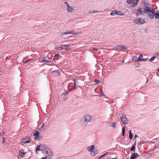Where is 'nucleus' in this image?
<instances>
[{
    "label": "nucleus",
    "instance_id": "obj_1",
    "mask_svg": "<svg viewBox=\"0 0 159 159\" xmlns=\"http://www.w3.org/2000/svg\"><path fill=\"white\" fill-rule=\"evenodd\" d=\"M144 4V8L143 10V13H147L148 16L152 19L154 17L155 12L152 5L149 2H145Z\"/></svg>",
    "mask_w": 159,
    "mask_h": 159
},
{
    "label": "nucleus",
    "instance_id": "obj_2",
    "mask_svg": "<svg viewBox=\"0 0 159 159\" xmlns=\"http://www.w3.org/2000/svg\"><path fill=\"white\" fill-rule=\"evenodd\" d=\"M92 118V116L89 115H85L81 119L80 122L81 125H85L90 122Z\"/></svg>",
    "mask_w": 159,
    "mask_h": 159
},
{
    "label": "nucleus",
    "instance_id": "obj_3",
    "mask_svg": "<svg viewBox=\"0 0 159 159\" xmlns=\"http://www.w3.org/2000/svg\"><path fill=\"white\" fill-rule=\"evenodd\" d=\"M119 115L120 116V120L123 123L125 124H127L128 123V120L125 115L123 113H120L119 114Z\"/></svg>",
    "mask_w": 159,
    "mask_h": 159
},
{
    "label": "nucleus",
    "instance_id": "obj_4",
    "mask_svg": "<svg viewBox=\"0 0 159 159\" xmlns=\"http://www.w3.org/2000/svg\"><path fill=\"white\" fill-rule=\"evenodd\" d=\"M125 13L123 12L119 11L112 10L111 11L110 13L111 16H115V15H118L120 16H124Z\"/></svg>",
    "mask_w": 159,
    "mask_h": 159
},
{
    "label": "nucleus",
    "instance_id": "obj_5",
    "mask_svg": "<svg viewBox=\"0 0 159 159\" xmlns=\"http://www.w3.org/2000/svg\"><path fill=\"white\" fill-rule=\"evenodd\" d=\"M134 22L135 23L139 24H141L145 23V21L142 18L136 19L134 20Z\"/></svg>",
    "mask_w": 159,
    "mask_h": 159
},
{
    "label": "nucleus",
    "instance_id": "obj_6",
    "mask_svg": "<svg viewBox=\"0 0 159 159\" xmlns=\"http://www.w3.org/2000/svg\"><path fill=\"white\" fill-rule=\"evenodd\" d=\"M31 141V139L29 137H28L22 139L21 141L22 143H28Z\"/></svg>",
    "mask_w": 159,
    "mask_h": 159
},
{
    "label": "nucleus",
    "instance_id": "obj_7",
    "mask_svg": "<svg viewBox=\"0 0 159 159\" xmlns=\"http://www.w3.org/2000/svg\"><path fill=\"white\" fill-rule=\"evenodd\" d=\"M63 49H65V51H68L70 50V47L71 46V45L70 44H62V45Z\"/></svg>",
    "mask_w": 159,
    "mask_h": 159
},
{
    "label": "nucleus",
    "instance_id": "obj_8",
    "mask_svg": "<svg viewBox=\"0 0 159 159\" xmlns=\"http://www.w3.org/2000/svg\"><path fill=\"white\" fill-rule=\"evenodd\" d=\"M26 154L23 149H20L19 151V155L21 157H24Z\"/></svg>",
    "mask_w": 159,
    "mask_h": 159
},
{
    "label": "nucleus",
    "instance_id": "obj_9",
    "mask_svg": "<svg viewBox=\"0 0 159 159\" xmlns=\"http://www.w3.org/2000/svg\"><path fill=\"white\" fill-rule=\"evenodd\" d=\"M139 156V154L137 153H132L130 156V159H135Z\"/></svg>",
    "mask_w": 159,
    "mask_h": 159
},
{
    "label": "nucleus",
    "instance_id": "obj_10",
    "mask_svg": "<svg viewBox=\"0 0 159 159\" xmlns=\"http://www.w3.org/2000/svg\"><path fill=\"white\" fill-rule=\"evenodd\" d=\"M52 74L54 76H57L60 75V71L59 70H57L56 71H52Z\"/></svg>",
    "mask_w": 159,
    "mask_h": 159
},
{
    "label": "nucleus",
    "instance_id": "obj_11",
    "mask_svg": "<svg viewBox=\"0 0 159 159\" xmlns=\"http://www.w3.org/2000/svg\"><path fill=\"white\" fill-rule=\"evenodd\" d=\"M66 7L67 10L69 12H72L73 10V8L70 5H69L68 6H67Z\"/></svg>",
    "mask_w": 159,
    "mask_h": 159
},
{
    "label": "nucleus",
    "instance_id": "obj_12",
    "mask_svg": "<svg viewBox=\"0 0 159 159\" xmlns=\"http://www.w3.org/2000/svg\"><path fill=\"white\" fill-rule=\"evenodd\" d=\"M49 58L48 57H45L41 58V60L43 62H49Z\"/></svg>",
    "mask_w": 159,
    "mask_h": 159
},
{
    "label": "nucleus",
    "instance_id": "obj_13",
    "mask_svg": "<svg viewBox=\"0 0 159 159\" xmlns=\"http://www.w3.org/2000/svg\"><path fill=\"white\" fill-rule=\"evenodd\" d=\"M130 2L132 6H135L138 4L137 2H135V0H131Z\"/></svg>",
    "mask_w": 159,
    "mask_h": 159
},
{
    "label": "nucleus",
    "instance_id": "obj_14",
    "mask_svg": "<svg viewBox=\"0 0 159 159\" xmlns=\"http://www.w3.org/2000/svg\"><path fill=\"white\" fill-rule=\"evenodd\" d=\"M94 145H92L91 146H89L88 147V150L90 152H92L94 148Z\"/></svg>",
    "mask_w": 159,
    "mask_h": 159
},
{
    "label": "nucleus",
    "instance_id": "obj_15",
    "mask_svg": "<svg viewBox=\"0 0 159 159\" xmlns=\"http://www.w3.org/2000/svg\"><path fill=\"white\" fill-rule=\"evenodd\" d=\"M73 34V31H67L66 32H63L62 33V35H64L66 34Z\"/></svg>",
    "mask_w": 159,
    "mask_h": 159
},
{
    "label": "nucleus",
    "instance_id": "obj_16",
    "mask_svg": "<svg viewBox=\"0 0 159 159\" xmlns=\"http://www.w3.org/2000/svg\"><path fill=\"white\" fill-rule=\"evenodd\" d=\"M139 12L140 14H143V11L142 8L141 7H139L138 9L137 10V13Z\"/></svg>",
    "mask_w": 159,
    "mask_h": 159
},
{
    "label": "nucleus",
    "instance_id": "obj_17",
    "mask_svg": "<svg viewBox=\"0 0 159 159\" xmlns=\"http://www.w3.org/2000/svg\"><path fill=\"white\" fill-rule=\"evenodd\" d=\"M74 86L73 88V89H76V87L77 86V85L78 84V82L75 79L74 80Z\"/></svg>",
    "mask_w": 159,
    "mask_h": 159
},
{
    "label": "nucleus",
    "instance_id": "obj_18",
    "mask_svg": "<svg viewBox=\"0 0 159 159\" xmlns=\"http://www.w3.org/2000/svg\"><path fill=\"white\" fill-rule=\"evenodd\" d=\"M41 146V147L42 148H44L45 146L44 145H38L37 146V148L36 149L35 151H39L40 150V148Z\"/></svg>",
    "mask_w": 159,
    "mask_h": 159
},
{
    "label": "nucleus",
    "instance_id": "obj_19",
    "mask_svg": "<svg viewBox=\"0 0 159 159\" xmlns=\"http://www.w3.org/2000/svg\"><path fill=\"white\" fill-rule=\"evenodd\" d=\"M40 134L39 132L38 131H35L33 134V136L35 137L39 136Z\"/></svg>",
    "mask_w": 159,
    "mask_h": 159
},
{
    "label": "nucleus",
    "instance_id": "obj_20",
    "mask_svg": "<svg viewBox=\"0 0 159 159\" xmlns=\"http://www.w3.org/2000/svg\"><path fill=\"white\" fill-rule=\"evenodd\" d=\"M140 57H139L138 56L137 57V56H135L134 57V60L135 61H140Z\"/></svg>",
    "mask_w": 159,
    "mask_h": 159
},
{
    "label": "nucleus",
    "instance_id": "obj_21",
    "mask_svg": "<svg viewBox=\"0 0 159 159\" xmlns=\"http://www.w3.org/2000/svg\"><path fill=\"white\" fill-rule=\"evenodd\" d=\"M154 17L156 19H158L159 18V12L157 13H155Z\"/></svg>",
    "mask_w": 159,
    "mask_h": 159
},
{
    "label": "nucleus",
    "instance_id": "obj_22",
    "mask_svg": "<svg viewBox=\"0 0 159 159\" xmlns=\"http://www.w3.org/2000/svg\"><path fill=\"white\" fill-rule=\"evenodd\" d=\"M60 56V55L58 54H56L54 55L53 57V60H57L58 59V58Z\"/></svg>",
    "mask_w": 159,
    "mask_h": 159
},
{
    "label": "nucleus",
    "instance_id": "obj_23",
    "mask_svg": "<svg viewBox=\"0 0 159 159\" xmlns=\"http://www.w3.org/2000/svg\"><path fill=\"white\" fill-rule=\"evenodd\" d=\"M110 126L113 128H116V127L115 124L114 122H111Z\"/></svg>",
    "mask_w": 159,
    "mask_h": 159
},
{
    "label": "nucleus",
    "instance_id": "obj_24",
    "mask_svg": "<svg viewBox=\"0 0 159 159\" xmlns=\"http://www.w3.org/2000/svg\"><path fill=\"white\" fill-rule=\"evenodd\" d=\"M125 128L124 127L122 128V134L123 136H124L125 135Z\"/></svg>",
    "mask_w": 159,
    "mask_h": 159
},
{
    "label": "nucleus",
    "instance_id": "obj_25",
    "mask_svg": "<svg viewBox=\"0 0 159 159\" xmlns=\"http://www.w3.org/2000/svg\"><path fill=\"white\" fill-rule=\"evenodd\" d=\"M100 91H101V93H100V94L99 95L100 97H102L103 96H104L103 94V93L102 91V88H100Z\"/></svg>",
    "mask_w": 159,
    "mask_h": 159
},
{
    "label": "nucleus",
    "instance_id": "obj_26",
    "mask_svg": "<svg viewBox=\"0 0 159 159\" xmlns=\"http://www.w3.org/2000/svg\"><path fill=\"white\" fill-rule=\"evenodd\" d=\"M55 49L57 50H61L62 49H63L62 45H61V46L58 47L56 48Z\"/></svg>",
    "mask_w": 159,
    "mask_h": 159
},
{
    "label": "nucleus",
    "instance_id": "obj_27",
    "mask_svg": "<svg viewBox=\"0 0 159 159\" xmlns=\"http://www.w3.org/2000/svg\"><path fill=\"white\" fill-rule=\"evenodd\" d=\"M127 49V48H126V47L124 46H120V49L123 50H125Z\"/></svg>",
    "mask_w": 159,
    "mask_h": 159
},
{
    "label": "nucleus",
    "instance_id": "obj_28",
    "mask_svg": "<svg viewBox=\"0 0 159 159\" xmlns=\"http://www.w3.org/2000/svg\"><path fill=\"white\" fill-rule=\"evenodd\" d=\"M99 11H96V10H93V11H90L89 13H96V12H98Z\"/></svg>",
    "mask_w": 159,
    "mask_h": 159
},
{
    "label": "nucleus",
    "instance_id": "obj_29",
    "mask_svg": "<svg viewBox=\"0 0 159 159\" xmlns=\"http://www.w3.org/2000/svg\"><path fill=\"white\" fill-rule=\"evenodd\" d=\"M155 59V56H153L152 57L149 59V61L150 62L152 61Z\"/></svg>",
    "mask_w": 159,
    "mask_h": 159
},
{
    "label": "nucleus",
    "instance_id": "obj_30",
    "mask_svg": "<svg viewBox=\"0 0 159 159\" xmlns=\"http://www.w3.org/2000/svg\"><path fill=\"white\" fill-rule=\"evenodd\" d=\"M129 138L131 139H132V134L131 133V130H130L129 132Z\"/></svg>",
    "mask_w": 159,
    "mask_h": 159
},
{
    "label": "nucleus",
    "instance_id": "obj_31",
    "mask_svg": "<svg viewBox=\"0 0 159 159\" xmlns=\"http://www.w3.org/2000/svg\"><path fill=\"white\" fill-rule=\"evenodd\" d=\"M108 154V152H107L104 154H103L100 157H101L103 158V157H105L106 155H107Z\"/></svg>",
    "mask_w": 159,
    "mask_h": 159
},
{
    "label": "nucleus",
    "instance_id": "obj_32",
    "mask_svg": "<svg viewBox=\"0 0 159 159\" xmlns=\"http://www.w3.org/2000/svg\"><path fill=\"white\" fill-rule=\"evenodd\" d=\"M135 147H134V145L132 146V148H130V150L131 151H133L135 150Z\"/></svg>",
    "mask_w": 159,
    "mask_h": 159
},
{
    "label": "nucleus",
    "instance_id": "obj_33",
    "mask_svg": "<svg viewBox=\"0 0 159 159\" xmlns=\"http://www.w3.org/2000/svg\"><path fill=\"white\" fill-rule=\"evenodd\" d=\"M43 153H44L45 154H46V155H47L48 154V151L47 150L45 149H44V150L43 151Z\"/></svg>",
    "mask_w": 159,
    "mask_h": 159
},
{
    "label": "nucleus",
    "instance_id": "obj_34",
    "mask_svg": "<svg viewBox=\"0 0 159 159\" xmlns=\"http://www.w3.org/2000/svg\"><path fill=\"white\" fill-rule=\"evenodd\" d=\"M40 137L39 135V136H37L35 137V138H34L35 139L37 140H40Z\"/></svg>",
    "mask_w": 159,
    "mask_h": 159
},
{
    "label": "nucleus",
    "instance_id": "obj_35",
    "mask_svg": "<svg viewBox=\"0 0 159 159\" xmlns=\"http://www.w3.org/2000/svg\"><path fill=\"white\" fill-rule=\"evenodd\" d=\"M138 57H140V58L142 59L143 58V55L142 54L139 55V54H138Z\"/></svg>",
    "mask_w": 159,
    "mask_h": 159
},
{
    "label": "nucleus",
    "instance_id": "obj_36",
    "mask_svg": "<svg viewBox=\"0 0 159 159\" xmlns=\"http://www.w3.org/2000/svg\"><path fill=\"white\" fill-rule=\"evenodd\" d=\"M94 82L97 83H98L100 81L99 80H97V79H96L94 80Z\"/></svg>",
    "mask_w": 159,
    "mask_h": 159
},
{
    "label": "nucleus",
    "instance_id": "obj_37",
    "mask_svg": "<svg viewBox=\"0 0 159 159\" xmlns=\"http://www.w3.org/2000/svg\"><path fill=\"white\" fill-rule=\"evenodd\" d=\"M31 60V59H29L28 60H27L25 61V62H24V63H27L28 62H29V61H30Z\"/></svg>",
    "mask_w": 159,
    "mask_h": 159
},
{
    "label": "nucleus",
    "instance_id": "obj_38",
    "mask_svg": "<svg viewBox=\"0 0 159 159\" xmlns=\"http://www.w3.org/2000/svg\"><path fill=\"white\" fill-rule=\"evenodd\" d=\"M116 48L120 49V45H117L116 47Z\"/></svg>",
    "mask_w": 159,
    "mask_h": 159
},
{
    "label": "nucleus",
    "instance_id": "obj_39",
    "mask_svg": "<svg viewBox=\"0 0 159 159\" xmlns=\"http://www.w3.org/2000/svg\"><path fill=\"white\" fill-rule=\"evenodd\" d=\"M146 58H142V59H140V61H145L146 60Z\"/></svg>",
    "mask_w": 159,
    "mask_h": 159
},
{
    "label": "nucleus",
    "instance_id": "obj_40",
    "mask_svg": "<svg viewBox=\"0 0 159 159\" xmlns=\"http://www.w3.org/2000/svg\"><path fill=\"white\" fill-rule=\"evenodd\" d=\"M5 138H4V137H3L2 138V143H4L5 142Z\"/></svg>",
    "mask_w": 159,
    "mask_h": 159
},
{
    "label": "nucleus",
    "instance_id": "obj_41",
    "mask_svg": "<svg viewBox=\"0 0 159 159\" xmlns=\"http://www.w3.org/2000/svg\"><path fill=\"white\" fill-rule=\"evenodd\" d=\"M48 157V155H46L45 157H42L41 159H45L47 158V157Z\"/></svg>",
    "mask_w": 159,
    "mask_h": 159
},
{
    "label": "nucleus",
    "instance_id": "obj_42",
    "mask_svg": "<svg viewBox=\"0 0 159 159\" xmlns=\"http://www.w3.org/2000/svg\"><path fill=\"white\" fill-rule=\"evenodd\" d=\"M64 3L66 5V7L67 6H68V5H69V4L67 2H65Z\"/></svg>",
    "mask_w": 159,
    "mask_h": 159
},
{
    "label": "nucleus",
    "instance_id": "obj_43",
    "mask_svg": "<svg viewBox=\"0 0 159 159\" xmlns=\"http://www.w3.org/2000/svg\"><path fill=\"white\" fill-rule=\"evenodd\" d=\"M156 54L158 55H159V52H157L156 53Z\"/></svg>",
    "mask_w": 159,
    "mask_h": 159
},
{
    "label": "nucleus",
    "instance_id": "obj_44",
    "mask_svg": "<svg viewBox=\"0 0 159 159\" xmlns=\"http://www.w3.org/2000/svg\"><path fill=\"white\" fill-rule=\"evenodd\" d=\"M98 159H103V158H102L100 156L98 158Z\"/></svg>",
    "mask_w": 159,
    "mask_h": 159
},
{
    "label": "nucleus",
    "instance_id": "obj_45",
    "mask_svg": "<svg viewBox=\"0 0 159 159\" xmlns=\"http://www.w3.org/2000/svg\"><path fill=\"white\" fill-rule=\"evenodd\" d=\"M137 137H138V136L136 135H135L134 136V138H136Z\"/></svg>",
    "mask_w": 159,
    "mask_h": 159
},
{
    "label": "nucleus",
    "instance_id": "obj_46",
    "mask_svg": "<svg viewBox=\"0 0 159 159\" xmlns=\"http://www.w3.org/2000/svg\"><path fill=\"white\" fill-rule=\"evenodd\" d=\"M44 126V124H43L42 125H41V128H42Z\"/></svg>",
    "mask_w": 159,
    "mask_h": 159
},
{
    "label": "nucleus",
    "instance_id": "obj_47",
    "mask_svg": "<svg viewBox=\"0 0 159 159\" xmlns=\"http://www.w3.org/2000/svg\"><path fill=\"white\" fill-rule=\"evenodd\" d=\"M93 152H92V155H95V154H93Z\"/></svg>",
    "mask_w": 159,
    "mask_h": 159
},
{
    "label": "nucleus",
    "instance_id": "obj_48",
    "mask_svg": "<svg viewBox=\"0 0 159 159\" xmlns=\"http://www.w3.org/2000/svg\"><path fill=\"white\" fill-rule=\"evenodd\" d=\"M68 93V92L67 91H66L65 93L64 94L65 95L66 94H67V93Z\"/></svg>",
    "mask_w": 159,
    "mask_h": 159
},
{
    "label": "nucleus",
    "instance_id": "obj_49",
    "mask_svg": "<svg viewBox=\"0 0 159 159\" xmlns=\"http://www.w3.org/2000/svg\"><path fill=\"white\" fill-rule=\"evenodd\" d=\"M111 159H117L115 157L114 158H112Z\"/></svg>",
    "mask_w": 159,
    "mask_h": 159
},
{
    "label": "nucleus",
    "instance_id": "obj_50",
    "mask_svg": "<svg viewBox=\"0 0 159 159\" xmlns=\"http://www.w3.org/2000/svg\"><path fill=\"white\" fill-rule=\"evenodd\" d=\"M157 71H159V69H157Z\"/></svg>",
    "mask_w": 159,
    "mask_h": 159
},
{
    "label": "nucleus",
    "instance_id": "obj_51",
    "mask_svg": "<svg viewBox=\"0 0 159 159\" xmlns=\"http://www.w3.org/2000/svg\"><path fill=\"white\" fill-rule=\"evenodd\" d=\"M124 62V60H123L122 61V62L123 63V62Z\"/></svg>",
    "mask_w": 159,
    "mask_h": 159
},
{
    "label": "nucleus",
    "instance_id": "obj_52",
    "mask_svg": "<svg viewBox=\"0 0 159 159\" xmlns=\"http://www.w3.org/2000/svg\"><path fill=\"white\" fill-rule=\"evenodd\" d=\"M93 49L95 50H97V48H94Z\"/></svg>",
    "mask_w": 159,
    "mask_h": 159
},
{
    "label": "nucleus",
    "instance_id": "obj_53",
    "mask_svg": "<svg viewBox=\"0 0 159 159\" xmlns=\"http://www.w3.org/2000/svg\"><path fill=\"white\" fill-rule=\"evenodd\" d=\"M127 159H128V158Z\"/></svg>",
    "mask_w": 159,
    "mask_h": 159
}]
</instances>
